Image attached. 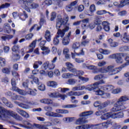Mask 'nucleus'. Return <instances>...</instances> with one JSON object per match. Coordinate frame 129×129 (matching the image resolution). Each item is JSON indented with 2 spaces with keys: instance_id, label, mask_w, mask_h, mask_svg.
<instances>
[{
  "instance_id": "1",
  "label": "nucleus",
  "mask_w": 129,
  "mask_h": 129,
  "mask_svg": "<svg viewBox=\"0 0 129 129\" xmlns=\"http://www.w3.org/2000/svg\"><path fill=\"white\" fill-rule=\"evenodd\" d=\"M11 116L14 119L17 120H23V118L18 113L13 111L7 110L4 107L0 106V118L1 119H4V118H9Z\"/></svg>"
},
{
  "instance_id": "2",
  "label": "nucleus",
  "mask_w": 129,
  "mask_h": 129,
  "mask_svg": "<svg viewBox=\"0 0 129 129\" xmlns=\"http://www.w3.org/2000/svg\"><path fill=\"white\" fill-rule=\"evenodd\" d=\"M64 24V20L62 18H57L56 20V29H57L58 31L57 32L56 37H58L60 40L64 36H65V32H68L69 31V27L66 26L64 29L62 30L59 29L61 28V26Z\"/></svg>"
},
{
  "instance_id": "3",
  "label": "nucleus",
  "mask_w": 129,
  "mask_h": 129,
  "mask_svg": "<svg viewBox=\"0 0 129 129\" xmlns=\"http://www.w3.org/2000/svg\"><path fill=\"white\" fill-rule=\"evenodd\" d=\"M128 97L126 96H122L121 97L118 101L114 104L113 107L111 109V111L113 112H115L116 111H119L120 110H123L125 109V106L123 105L124 104V101H126L128 100Z\"/></svg>"
},
{
  "instance_id": "4",
  "label": "nucleus",
  "mask_w": 129,
  "mask_h": 129,
  "mask_svg": "<svg viewBox=\"0 0 129 129\" xmlns=\"http://www.w3.org/2000/svg\"><path fill=\"white\" fill-rule=\"evenodd\" d=\"M114 67L113 66H109L107 68H102L99 69V72L101 73H108V75L111 76L114 75L120 72L121 70H120V67L116 68L115 69Z\"/></svg>"
},
{
  "instance_id": "5",
  "label": "nucleus",
  "mask_w": 129,
  "mask_h": 129,
  "mask_svg": "<svg viewBox=\"0 0 129 129\" xmlns=\"http://www.w3.org/2000/svg\"><path fill=\"white\" fill-rule=\"evenodd\" d=\"M114 89V86L111 85H106L103 86H101V88L99 89L98 90L96 91V95H103L104 94V91H112Z\"/></svg>"
},
{
  "instance_id": "6",
  "label": "nucleus",
  "mask_w": 129,
  "mask_h": 129,
  "mask_svg": "<svg viewBox=\"0 0 129 129\" xmlns=\"http://www.w3.org/2000/svg\"><path fill=\"white\" fill-rule=\"evenodd\" d=\"M33 2L34 0H19L18 1V4L24 5L23 8L24 9L25 11L28 12V13H30L31 10L29 9V6Z\"/></svg>"
},
{
  "instance_id": "7",
  "label": "nucleus",
  "mask_w": 129,
  "mask_h": 129,
  "mask_svg": "<svg viewBox=\"0 0 129 129\" xmlns=\"http://www.w3.org/2000/svg\"><path fill=\"white\" fill-rule=\"evenodd\" d=\"M62 109H57L55 110L56 113L54 112H47L45 113V115L50 116V117H63V115L59 114L62 113Z\"/></svg>"
},
{
  "instance_id": "8",
  "label": "nucleus",
  "mask_w": 129,
  "mask_h": 129,
  "mask_svg": "<svg viewBox=\"0 0 129 129\" xmlns=\"http://www.w3.org/2000/svg\"><path fill=\"white\" fill-rule=\"evenodd\" d=\"M100 88H101V86L99 87V84L98 82H96L92 85H89L87 88H85V89L89 90V91H92V90H94L95 92V94H96V91L100 89Z\"/></svg>"
},
{
  "instance_id": "9",
  "label": "nucleus",
  "mask_w": 129,
  "mask_h": 129,
  "mask_svg": "<svg viewBox=\"0 0 129 129\" xmlns=\"http://www.w3.org/2000/svg\"><path fill=\"white\" fill-rule=\"evenodd\" d=\"M48 95L52 98H58L60 97L62 100H65V99L67 98V95H62L59 93L56 92L50 93Z\"/></svg>"
},
{
  "instance_id": "10",
  "label": "nucleus",
  "mask_w": 129,
  "mask_h": 129,
  "mask_svg": "<svg viewBox=\"0 0 129 129\" xmlns=\"http://www.w3.org/2000/svg\"><path fill=\"white\" fill-rule=\"evenodd\" d=\"M16 110L18 113L20 114V115H22V116H23V117H25V118H29V117H30V115H29V113L19 108L16 109Z\"/></svg>"
},
{
  "instance_id": "11",
  "label": "nucleus",
  "mask_w": 129,
  "mask_h": 129,
  "mask_svg": "<svg viewBox=\"0 0 129 129\" xmlns=\"http://www.w3.org/2000/svg\"><path fill=\"white\" fill-rule=\"evenodd\" d=\"M0 100H2V102H3V103H4V104L8 107H9L10 108H13V107H14V105H13L11 102H9L7 98L5 97L0 98Z\"/></svg>"
},
{
  "instance_id": "12",
  "label": "nucleus",
  "mask_w": 129,
  "mask_h": 129,
  "mask_svg": "<svg viewBox=\"0 0 129 129\" xmlns=\"http://www.w3.org/2000/svg\"><path fill=\"white\" fill-rule=\"evenodd\" d=\"M93 114V111H87L80 113L79 116L81 117H85L86 118H88V116L91 115V114Z\"/></svg>"
},
{
  "instance_id": "13",
  "label": "nucleus",
  "mask_w": 129,
  "mask_h": 129,
  "mask_svg": "<svg viewBox=\"0 0 129 129\" xmlns=\"http://www.w3.org/2000/svg\"><path fill=\"white\" fill-rule=\"evenodd\" d=\"M122 57H123V53H119L118 56L116 58L115 62L117 64H122L123 63V59H122Z\"/></svg>"
},
{
  "instance_id": "14",
  "label": "nucleus",
  "mask_w": 129,
  "mask_h": 129,
  "mask_svg": "<svg viewBox=\"0 0 129 129\" xmlns=\"http://www.w3.org/2000/svg\"><path fill=\"white\" fill-rule=\"evenodd\" d=\"M102 25L103 26V29L105 32H109V30H110L109 25H110V24L106 21H104L102 22Z\"/></svg>"
},
{
  "instance_id": "15",
  "label": "nucleus",
  "mask_w": 129,
  "mask_h": 129,
  "mask_svg": "<svg viewBox=\"0 0 129 129\" xmlns=\"http://www.w3.org/2000/svg\"><path fill=\"white\" fill-rule=\"evenodd\" d=\"M87 121L84 117H80L76 120V124L80 125L81 124H83V123H86Z\"/></svg>"
},
{
  "instance_id": "16",
  "label": "nucleus",
  "mask_w": 129,
  "mask_h": 129,
  "mask_svg": "<svg viewBox=\"0 0 129 129\" xmlns=\"http://www.w3.org/2000/svg\"><path fill=\"white\" fill-rule=\"evenodd\" d=\"M5 94L8 96H12V98L15 100H19L20 97H21L20 96L17 95L16 94L11 93V92H8Z\"/></svg>"
},
{
  "instance_id": "17",
  "label": "nucleus",
  "mask_w": 129,
  "mask_h": 129,
  "mask_svg": "<svg viewBox=\"0 0 129 129\" xmlns=\"http://www.w3.org/2000/svg\"><path fill=\"white\" fill-rule=\"evenodd\" d=\"M44 38L47 41V42H51V32H50L49 30H46L45 31V33L44 35Z\"/></svg>"
},
{
  "instance_id": "18",
  "label": "nucleus",
  "mask_w": 129,
  "mask_h": 129,
  "mask_svg": "<svg viewBox=\"0 0 129 129\" xmlns=\"http://www.w3.org/2000/svg\"><path fill=\"white\" fill-rule=\"evenodd\" d=\"M96 11V8H95V5L93 4L90 7V12L87 14L88 16H93V13Z\"/></svg>"
},
{
  "instance_id": "19",
  "label": "nucleus",
  "mask_w": 129,
  "mask_h": 129,
  "mask_svg": "<svg viewBox=\"0 0 129 129\" xmlns=\"http://www.w3.org/2000/svg\"><path fill=\"white\" fill-rule=\"evenodd\" d=\"M88 69L89 70H93V72L94 74L98 73L99 72V69H98L95 66L91 65L88 67Z\"/></svg>"
},
{
  "instance_id": "20",
  "label": "nucleus",
  "mask_w": 129,
  "mask_h": 129,
  "mask_svg": "<svg viewBox=\"0 0 129 129\" xmlns=\"http://www.w3.org/2000/svg\"><path fill=\"white\" fill-rule=\"evenodd\" d=\"M40 102L44 104H52L53 101L50 99H42L40 100Z\"/></svg>"
},
{
  "instance_id": "21",
  "label": "nucleus",
  "mask_w": 129,
  "mask_h": 129,
  "mask_svg": "<svg viewBox=\"0 0 129 129\" xmlns=\"http://www.w3.org/2000/svg\"><path fill=\"white\" fill-rule=\"evenodd\" d=\"M41 49L42 51H43L42 52V54L43 55H48L51 52V50L49 49V47L44 46L43 47H41Z\"/></svg>"
},
{
  "instance_id": "22",
  "label": "nucleus",
  "mask_w": 129,
  "mask_h": 129,
  "mask_svg": "<svg viewBox=\"0 0 129 129\" xmlns=\"http://www.w3.org/2000/svg\"><path fill=\"white\" fill-rule=\"evenodd\" d=\"M14 103L17 105H18V106H20V107H22V108H24L25 109H29V108H30L29 106L25 104L20 103L18 101H14Z\"/></svg>"
},
{
  "instance_id": "23",
  "label": "nucleus",
  "mask_w": 129,
  "mask_h": 129,
  "mask_svg": "<svg viewBox=\"0 0 129 129\" xmlns=\"http://www.w3.org/2000/svg\"><path fill=\"white\" fill-rule=\"evenodd\" d=\"M108 42L110 44V47L112 48H115V47L118 46V43L113 41V40L111 38L108 39Z\"/></svg>"
},
{
  "instance_id": "24",
  "label": "nucleus",
  "mask_w": 129,
  "mask_h": 129,
  "mask_svg": "<svg viewBox=\"0 0 129 129\" xmlns=\"http://www.w3.org/2000/svg\"><path fill=\"white\" fill-rule=\"evenodd\" d=\"M14 90V91H16V92H18V93H19V94H20L21 95H27V94H28L27 92H26L23 90H21L18 88H15Z\"/></svg>"
},
{
  "instance_id": "25",
  "label": "nucleus",
  "mask_w": 129,
  "mask_h": 129,
  "mask_svg": "<svg viewBox=\"0 0 129 129\" xmlns=\"http://www.w3.org/2000/svg\"><path fill=\"white\" fill-rule=\"evenodd\" d=\"M53 4L52 0H45L43 3L42 4V8H45V7H48L49 6H51Z\"/></svg>"
},
{
  "instance_id": "26",
  "label": "nucleus",
  "mask_w": 129,
  "mask_h": 129,
  "mask_svg": "<svg viewBox=\"0 0 129 129\" xmlns=\"http://www.w3.org/2000/svg\"><path fill=\"white\" fill-rule=\"evenodd\" d=\"M90 128V124H85L82 125L77 126L76 129H89Z\"/></svg>"
},
{
  "instance_id": "27",
  "label": "nucleus",
  "mask_w": 129,
  "mask_h": 129,
  "mask_svg": "<svg viewBox=\"0 0 129 129\" xmlns=\"http://www.w3.org/2000/svg\"><path fill=\"white\" fill-rule=\"evenodd\" d=\"M110 118V112H108L105 114H104L103 115L101 116V119L102 120H106L108 119V118Z\"/></svg>"
},
{
  "instance_id": "28",
  "label": "nucleus",
  "mask_w": 129,
  "mask_h": 129,
  "mask_svg": "<svg viewBox=\"0 0 129 129\" xmlns=\"http://www.w3.org/2000/svg\"><path fill=\"white\" fill-rule=\"evenodd\" d=\"M95 25H100L101 23H102V21H101V18L100 17L96 16L95 18V20L94 22Z\"/></svg>"
},
{
  "instance_id": "29",
  "label": "nucleus",
  "mask_w": 129,
  "mask_h": 129,
  "mask_svg": "<svg viewBox=\"0 0 129 129\" xmlns=\"http://www.w3.org/2000/svg\"><path fill=\"white\" fill-rule=\"evenodd\" d=\"M125 60H126V62L120 67V70L122 69V68H124V67H126V66H128L129 65V56H127L125 57Z\"/></svg>"
},
{
  "instance_id": "30",
  "label": "nucleus",
  "mask_w": 129,
  "mask_h": 129,
  "mask_svg": "<svg viewBox=\"0 0 129 129\" xmlns=\"http://www.w3.org/2000/svg\"><path fill=\"white\" fill-rule=\"evenodd\" d=\"M47 86L55 88L56 86H57V83L55 81H49L47 82Z\"/></svg>"
},
{
  "instance_id": "31",
  "label": "nucleus",
  "mask_w": 129,
  "mask_h": 129,
  "mask_svg": "<svg viewBox=\"0 0 129 129\" xmlns=\"http://www.w3.org/2000/svg\"><path fill=\"white\" fill-rule=\"evenodd\" d=\"M121 40L124 43H127L129 41V35H127L126 33H124L121 38Z\"/></svg>"
},
{
  "instance_id": "32",
  "label": "nucleus",
  "mask_w": 129,
  "mask_h": 129,
  "mask_svg": "<svg viewBox=\"0 0 129 129\" xmlns=\"http://www.w3.org/2000/svg\"><path fill=\"white\" fill-rule=\"evenodd\" d=\"M99 51L100 52V53H101L104 55H109V54H110V53H111V51L110 50L103 49H100L99 50Z\"/></svg>"
},
{
  "instance_id": "33",
  "label": "nucleus",
  "mask_w": 129,
  "mask_h": 129,
  "mask_svg": "<svg viewBox=\"0 0 129 129\" xmlns=\"http://www.w3.org/2000/svg\"><path fill=\"white\" fill-rule=\"evenodd\" d=\"M63 54L65 55L66 58L68 59V58L70 57V55L69 54V48H64L63 50Z\"/></svg>"
},
{
  "instance_id": "34",
  "label": "nucleus",
  "mask_w": 129,
  "mask_h": 129,
  "mask_svg": "<svg viewBox=\"0 0 129 129\" xmlns=\"http://www.w3.org/2000/svg\"><path fill=\"white\" fill-rule=\"evenodd\" d=\"M62 77L64 79H67L68 78H72V77H73V74L69 73H64L62 75Z\"/></svg>"
},
{
  "instance_id": "35",
  "label": "nucleus",
  "mask_w": 129,
  "mask_h": 129,
  "mask_svg": "<svg viewBox=\"0 0 129 129\" xmlns=\"http://www.w3.org/2000/svg\"><path fill=\"white\" fill-rule=\"evenodd\" d=\"M36 40H34L29 45V47H30V48H32L29 50L28 53H32V52L34 51V48L36 47Z\"/></svg>"
},
{
  "instance_id": "36",
  "label": "nucleus",
  "mask_w": 129,
  "mask_h": 129,
  "mask_svg": "<svg viewBox=\"0 0 129 129\" xmlns=\"http://www.w3.org/2000/svg\"><path fill=\"white\" fill-rule=\"evenodd\" d=\"M50 121L52 122L53 125H57V124H60L61 122L60 120L58 118L50 119Z\"/></svg>"
},
{
  "instance_id": "37",
  "label": "nucleus",
  "mask_w": 129,
  "mask_h": 129,
  "mask_svg": "<svg viewBox=\"0 0 129 129\" xmlns=\"http://www.w3.org/2000/svg\"><path fill=\"white\" fill-rule=\"evenodd\" d=\"M127 2H129V0H122L120 1V3L118 5V8H123L124 6L127 5Z\"/></svg>"
},
{
  "instance_id": "38",
  "label": "nucleus",
  "mask_w": 129,
  "mask_h": 129,
  "mask_svg": "<svg viewBox=\"0 0 129 129\" xmlns=\"http://www.w3.org/2000/svg\"><path fill=\"white\" fill-rule=\"evenodd\" d=\"M43 64V61L38 60L35 61L33 64V68L34 69H38L39 68V65H42Z\"/></svg>"
},
{
  "instance_id": "39",
  "label": "nucleus",
  "mask_w": 129,
  "mask_h": 129,
  "mask_svg": "<svg viewBox=\"0 0 129 129\" xmlns=\"http://www.w3.org/2000/svg\"><path fill=\"white\" fill-rule=\"evenodd\" d=\"M75 107H77V105L69 104V105H64L62 106V108H74Z\"/></svg>"
},
{
  "instance_id": "40",
  "label": "nucleus",
  "mask_w": 129,
  "mask_h": 129,
  "mask_svg": "<svg viewBox=\"0 0 129 129\" xmlns=\"http://www.w3.org/2000/svg\"><path fill=\"white\" fill-rule=\"evenodd\" d=\"M5 25V30L7 32V33H8V34H10V33L12 32V29H11V27L10 26V25L8 23H6Z\"/></svg>"
},
{
  "instance_id": "41",
  "label": "nucleus",
  "mask_w": 129,
  "mask_h": 129,
  "mask_svg": "<svg viewBox=\"0 0 129 129\" xmlns=\"http://www.w3.org/2000/svg\"><path fill=\"white\" fill-rule=\"evenodd\" d=\"M39 24L40 26H43L44 24H46V19H45V17L43 15H41L40 20Z\"/></svg>"
},
{
  "instance_id": "42",
  "label": "nucleus",
  "mask_w": 129,
  "mask_h": 129,
  "mask_svg": "<svg viewBox=\"0 0 129 129\" xmlns=\"http://www.w3.org/2000/svg\"><path fill=\"white\" fill-rule=\"evenodd\" d=\"M12 50L13 51V52H15L16 53H19V52H20V46L18 45H14L12 48Z\"/></svg>"
},
{
  "instance_id": "43",
  "label": "nucleus",
  "mask_w": 129,
  "mask_h": 129,
  "mask_svg": "<svg viewBox=\"0 0 129 129\" xmlns=\"http://www.w3.org/2000/svg\"><path fill=\"white\" fill-rule=\"evenodd\" d=\"M70 42V38L64 37L62 39V44H63V45H64L65 46L68 45V44H69Z\"/></svg>"
},
{
  "instance_id": "44",
  "label": "nucleus",
  "mask_w": 129,
  "mask_h": 129,
  "mask_svg": "<svg viewBox=\"0 0 129 129\" xmlns=\"http://www.w3.org/2000/svg\"><path fill=\"white\" fill-rule=\"evenodd\" d=\"M39 8V4L36 3H33L29 6V9H31L32 10H35Z\"/></svg>"
},
{
  "instance_id": "45",
  "label": "nucleus",
  "mask_w": 129,
  "mask_h": 129,
  "mask_svg": "<svg viewBox=\"0 0 129 129\" xmlns=\"http://www.w3.org/2000/svg\"><path fill=\"white\" fill-rule=\"evenodd\" d=\"M1 38L4 41H6V40H11V39H13L14 36L12 35H8L5 36H2Z\"/></svg>"
},
{
  "instance_id": "46",
  "label": "nucleus",
  "mask_w": 129,
  "mask_h": 129,
  "mask_svg": "<svg viewBox=\"0 0 129 129\" xmlns=\"http://www.w3.org/2000/svg\"><path fill=\"white\" fill-rule=\"evenodd\" d=\"M29 91L27 92V94H30V95H32L33 96H35L37 94V90L34 89L33 90L29 89Z\"/></svg>"
},
{
  "instance_id": "47",
  "label": "nucleus",
  "mask_w": 129,
  "mask_h": 129,
  "mask_svg": "<svg viewBox=\"0 0 129 129\" xmlns=\"http://www.w3.org/2000/svg\"><path fill=\"white\" fill-rule=\"evenodd\" d=\"M79 79H80V80H81V81H82V82H83L84 83H85V82H88V81H89V78H85L82 76H79Z\"/></svg>"
},
{
  "instance_id": "48",
  "label": "nucleus",
  "mask_w": 129,
  "mask_h": 129,
  "mask_svg": "<svg viewBox=\"0 0 129 129\" xmlns=\"http://www.w3.org/2000/svg\"><path fill=\"white\" fill-rule=\"evenodd\" d=\"M68 84L70 85H74L77 82V80L75 79H70L68 81Z\"/></svg>"
},
{
  "instance_id": "49",
  "label": "nucleus",
  "mask_w": 129,
  "mask_h": 129,
  "mask_svg": "<svg viewBox=\"0 0 129 129\" xmlns=\"http://www.w3.org/2000/svg\"><path fill=\"white\" fill-rule=\"evenodd\" d=\"M60 40H61V39H60L59 37H58V36H56L53 39L54 45H58L60 42Z\"/></svg>"
},
{
  "instance_id": "50",
  "label": "nucleus",
  "mask_w": 129,
  "mask_h": 129,
  "mask_svg": "<svg viewBox=\"0 0 129 129\" xmlns=\"http://www.w3.org/2000/svg\"><path fill=\"white\" fill-rule=\"evenodd\" d=\"M11 7V4L8 3H6L0 6V9H7Z\"/></svg>"
},
{
  "instance_id": "51",
  "label": "nucleus",
  "mask_w": 129,
  "mask_h": 129,
  "mask_svg": "<svg viewBox=\"0 0 129 129\" xmlns=\"http://www.w3.org/2000/svg\"><path fill=\"white\" fill-rule=\"evenodd\" d=\"M80 47V43L79 42H75L73 44L72 48L74 50H77Z\"/></svg>"
},
{
  "instance_id": "52",
  "label": "nucleus",
  "mask_w": 129,
  "mask_h": 129,
  "mask_svg": "<svg viewBox=\"0 0 129 129\" xmlns=\"http://www.w3.org/2000/svg\"><path fill=\"white\" fill-rule=\"evenodd\" d=\"M108 124H109V122H103L102 123H101V128H107V127H108Z\"/></svg>"
},
{
  "instance_id": "53",
  "label": "nucleus",
  "mask_w": 129,
  "mask_h": 129,
  "mask_svg": "<svg viewBox=\"0 0 129 129\" xmlns=\"http://www.w3.org/2000/svg\"><path fill=\"white\" fill-rule=\"evenodd\" d=\"M2 72L5 74H10L11 70L8 68H5L2 69Z\"/></svg>"
},
{
  "instance_id": "54",
  "label": "nucleus",
  "mask_w": 129,
  "mask_h": 129,
  "mask_svg": "<svg viewBox=\"0 0 129 129\" xmlns=\"http://www.w3.org/2000/svg\"><path fill=\"white\" fill-rule=\"evenodd\" d=\"M69 71L73 73V76H76V75H77V70H76V69L72 68L71 69L69 70Z\"/></svg>"
},
{
  "instance_id": "55",
  "label": "nucleus",
  "mask_w": 129,
  "mask_h": 129,
  "mask_svg": "<svg viewBox=\"0 0 129 129\" xmlns=\"http://www.w3.org/2000/svg\"><path fill=\"white\" fill-rule=\"evenodd\" d=\"M109 104H110V101H107L102 103L101 104V106L102 107H106V106H108Z\"/></svg>"
},
{
  "instance_id": "56",
  "label": "nucleus",
  "mask_w": 129,
  "mask_h": 129,
  "mask_svg": "<svg viewBox=\"0 0 129 129\" xmlns=\"http://www.w3.org/2000/svg\"><path fill=\"white\" fill-rule=\"evenodd\" d=\"M33 125H32V124H31V123L28 122V121H26V123H25V128H32V127H33Z\"/></svg>"
},
{
  "instance_id": "57",
  "label": "nucleus",
  "mask_w": 129,
  "mask_h": 129,
  "mask_svg": "<svg viewBox=\"0 0 129 129\" xmlns=\"http://www.w3.org/2000/svg\"><path fill=\"white\" fill-rule=\"evenodd\" d=\"M103 78V75H99L95 76L94 78V80H96L97 81H98L99 80H100V79H102Z\"/></svg>"
},
{
  "instance_id": "58",
  "label": "nucleus",
  "mask_w": 129,
  "mask_h": 129,
  "mask_svg": "<svg viewBox=\"0 0 129 129\" xmlns=\"http://www.w3.org/2000/svg\"><path fill=\"white\" fill-rule=\"evenodd\" d=\"M120 92H121V89L120 88L113 89L112 91V93L113 94H118V93H120Z\"/></svg>"
},
{
  "instance_id": "59",
  "label": "nucleus",
  "mask_w": 129,
  "mask_h": 129,
  "mask_svg": "<svg viewBox=\"0 0 129 129\" xmlns=\"http://www.w3.org/2000/svg\"><path fill=\"white\" fill-rule=\"evenodd\" d=\"M20 58V55L18 54H14L12 56V59L13 60H14V61H18V60H19Z\"/></svg>"
},
{
  "instance_id": "60",
  "label": "nucleus",
  "mask_w": 129,
  "mask_h": 129,
  "mask_svg": "<svg viewBox=\"0 0 129 129\" xmlns=\"http://www.w3.org/2000/svg\"><path fill=\"white\" fill-rule=\"evenodd\" d=\"M66 65L68 68V70H70V69H71L72 68H73V67H74V66H73V64H72V63L69 62H66Z\"/></svg>"
},
{
  "instance_id": "61",
  "label": "nucleus",
  "mask_w": 129,
  "mask_h": 129,
  "mask_svg": "<svg viewBox=\"0 0 129 129\" xmlns=\"http://www.w3.org/2000/svg\"><path fill=\"white\" fill-rule=\"evenodd\" d=\"M38 89L41 90V91H44L45 90L46 88L45 87V85L43 84H41L38 87Z\"/></svg>"
},
{
  "instance_id": "62",
  "label": "nucleus",
  "mask_w": 129,
  "mask_h": 129,
  "mask_svg": "<svg viewBox=\"0 0 129 129\" xmlns=\"http://www.w3.org/2000/svg\"><path fill=\"white\" fill-rule=\"evenodd\" d=\"M89 42H90L89 39H86L81 42V45L85 46L86 45H88V44H89Z\"/></svg>"
},
{
  "instance_id": "63",
  "label": "nucleus",
  "mask_w": 129,
  "mask_h": 129,
  "mask_svg": "<svg viewBox=\"0 0 129 129\" xmlns=\"http://www.w3.org/2000/svg\"><path fill=\"white\" fill-rule=\"evenodd\" d=\"M33 35L32 33L28 34L27 35H26L25 39L26 40H31V39L33 38Z\"/></svg>"
},
{
  "instance_id": "64",
  "label": "nucleus",
  "mask_w": 129,
  "mask_h": 129,
  "mask_svg": "<svg viewBox=\"0 0 129 129\" xmlns=\"http://www.w3.org/2000/svg\"><path fill=\"white\" fill-rule=\"evenodd\" d=\"M0 64L2 67L5 66L6 65V59L2 57H0Z\"/></svg>"
}]
</instances>
